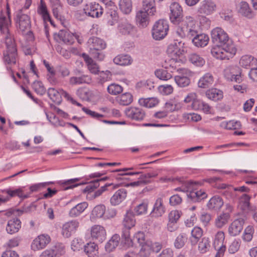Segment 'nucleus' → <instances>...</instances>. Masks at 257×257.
<instances>
[{"label":"nucleus","mask_w":257,"mask_h":257,"mask_svg":"<svg viewBox=\"0 0 257 257\" xmlns=\"http://www.w3.org/2000/svg\"><path fill=\"white\" fill-rule=\"evenodd\" d=\"M118 30L123 35L131 34L134 30V27L127 21H122L118 26Z\"/></svg>","instance_id":"43"},{"label":"nucleus","mask_w":257,"mask_h":257,"mask_svg":"<svg viewBox=\"0 0 257 257\" xmlns=\"http://www.w3.org/2000/svg\"><path fill=\"white\" fill-rule=\"evenodd\" d=\"M165 212V207L163 204V199L158 198L154 204L152 213L156 216H161Z\"/></svg>","instance_id":"29"},{"label":"nucleus","mask_w":257,"mask_h":257,"mask_svg":"<svg viewBox=\"0 0 257 257\" xmlns=\"http://www.w3.org/2000/svg\"><path fill=\"white\" fill-rule=\"evenodd\" d=\"M158 175V174L156 173H149L147 174H145L142 175L139 178V179L141 181L142 184L143 186H144L147 184H149L151 182V179L152 178L156 177Z\"/></svg>","instance_id":"50"},{"label":"nucleus","mask_w":257,"mask_h":257,"mask_svg":"<svg viewBox=\"0 0 257 257\" xmlns=\"http://www.w3.org/2000/svg\"><path fill=\"white\" fill-rule=\"evenodd\" d=\"M187 240V236L185 233H180L178 235L174 242V245L177 248H181Z\"/></svg>","instance_id":"51"},{"label":"nucleus","mask_w":257,"mask_h":257,"mask_svg":"<svg viewBox=\"0 0 257 257\" xmlns=\"http://www.w3.org/2000/svg\"><path fill=\"white\" fill-rule=\"evenodd\" d=\"M238 13L248 19H252L255 16L254 12L245 2H241L239 4Z\"/></svg>","instance_id":"21"},{"label":"nucleus","mask_w":257,"mask_h":257,"mask_svg":"<svg viewBox=\"0 0 257 257\" xmlns=\"http://www.w3.org/2000/svg\"><path fill=\"white\" fill-rule=\"evenodd\" d=\"M230 215L228 213H223L217 216L215 220V225L218 228H221L226 224Z\"/></svg>","instance_id":"44"},{"label":"nucleus","mask_w":257,"mask_h":257,"mask_svg":"<svg viewBox=\"0 0 257 257\" xmlns=\"http://www.w3.org/2000/svg\"><path fill=\"white\" fill-rule=\"evenodd\" d=\"M257 63V60L251 55H244L241 57L239 61V64L242 67L247 68L252 67Z\"/></svg>","instance_id":"37"},{"label":"nucleus","mask_w":257,"mask_h":257,"mask_svg":"<svg viewBox=\"0 0 257 257\" xmlns=\"http://www.w3.org/2000/svg\"><path fill=\"white\" fill-rule=\"evenodd\" d=\"M3 193H7L9 197L6 199H2L0 198V202H5L6 201L9 199L10 198L18 196L22 199L27 198L29 197V194H25L23 190L21 188L13 190L12 189H8L3 191Z\"/></svg>","instance_id":"19"},{"label":"nucleus","mask_w":257,"mask_h":257,"mask_svg":"<svg viewBox=\"0 0 257 257\" xmlns=\"http://www.w3.org/2000/svg\"><path fill=\"white\" fill-rule=\"evenodd\" d=\"M120 240L119 235H113L105 245L106 251L111 252L118 245Z\"/></svg>","instance_id":"40"},{"label":"nucleus","mask_w":257,"mask_h":257,"mask_svg":"<svg viewBox=\"0 0 257 257\" xmlns=\"http://www.w3.org/2000/svg\"><path fill=\"white\" fill-rule=\"evenodd\" d=\"M187 195L189 200L194 202L200 201L207 196L205 192L201 190H193L187 193Z\"/></svg>","instance_id":"33"},{"label":"nucleus","mask_w":257,"mask_h":257,"mask_svg":"<svg viewBox=\"0 0 257 257\" xmlns=\"http://www.w3.org/2000/svg\"><path fill=\"white\" fill-rule=\"evenodd\" d=\"M84 11L86 15L93 18H98L103 13L101 7L95 3L86 5L84 8Z\"/></svg>","instance_id":"17"},{"label":"nucleus","mask_w":257,"mask_h":257,"mask_svg":"<svg viewBox=\"0 0 257 257\" xmlns=\"http://www.w3.org/2000/svg\"><path fill=\"white\" fill-rule=\"evenodd\" d=\"M224 77L228 80L240 83L242 81L241 69L238 66H229L224 71Z\"/></svg>","instance_id":"9"},{"label":"nucleus","mask_w":257,"mask_h":257,"mask_svg":"<svg viewBox=\"0 0 257 257\" xmlns=\"http://www.w3.org/2000/svg\"><path fill=\"white\" fill-rule=\"evenodd\" d=\"M211 41L215 45L211 50L212 55L218 59L228 60L236 54L237 49L227 34L217 27L211 31Z\"/></svg>","instance_id":"1"},{"label":"nucleus","mask_w":257,"mask_h":257,"mask_svg":"<svg viewBox=\"0 0 257 257\" xmlns=\"http://www.w3.org/2000/svg\"><path fill=\"white\" fill-rule=\"evenodd\" d=\"M32 87L35 91L41 95H43L46 92V89L41 81H36L34 82Z\"/></svg>","instance_id":"59"},{"label":"nucleus","mask_w":257,"mask_h":257,"mask_svg":"<svg viewBox=\"0 0 257 257\" xmlns=\"http://www.w3.org/2000/svg\"><path fill=\"white\" fill-rule=\"evenodd\" d=\"M148 209V204L146 203H142L137 205L134 209V211L137 215L146 214Z\"/></svg>","instance_id":"62"},{"label":"nucleus","mask_w":257,"mask_h":257,"mask_svg":"<svg viewBox=\"0 0 257 257\" xmlns=\"http://www.w3.org/2000/svg\"><path fill=\"white\" fill-rule=\"evenodd\" d=\"M141 245L142 246L140 250L141 255L145 256H149L152 251L151 241H147L144 244H142Z\"/></svg>","instance_id":"53"},{"label":"nucleus","mask_w":257,"mask_h":257,"mask_svg":"<svg viewBox=\"0 0 257 257\" xmlns=\"http://www.w3.org/2000/svg\"><path fill=\"white\" fill-rule=\"evenodd\" d=\"M21 221L18 218L10 220L6 227L7 232L11 234L17 232L21 228Z\"/></svg>","instance_id":"27"},{"label":"nucleus","mask_w":257,"mask_h":257,"mask_svg":"<svg viewBox=\"0 0 257 257\" xmlns=\"http://www.w3.org/2000/svg\"><path fill=\"white\" fill-rule=\"evenodd\" d=\"M51 241L50 237L47 234H41L37 236L33 241L32 248L34 250L45 248Z\"/></svg>","instance_id":"16"},{"label":"nucleus","mask_w":257,"mask_h":257,"mask_svg":"<svg viewBox=\"0 0 257 257\" xmlns=\"http://www.w3.org/2000/svg\"><path fill=\"white\" fill-rule=\"evenodd\" d=\"M210 248V241L208 238L203 237L198 244V250L201 253H204Z\"/></svg>","instance_id":"48"},{"label":"nucleus","mask_w":257,"mask_h":257,"mask_svg":"<svg viewBox=\"0 0 257 257\" xmlns=\"http://www.w3.org/2000/svg\"><path fill=\"white\" fill-rule=\"evenodd\" d=\"M125 114L128 118L138 121L143 120L146 115L145 110L139 107H130L126 108Z\"/></svg>","instance_id":"11"},{"label":"nucleus","mask_w":257,"mask_h":257,"mask_svg":"<svg viewBox=\"0 0 257 257\" xmlns=\"http://www.w3.org/2000/svg\"><path fill=\"white\" fill-rule=\"evenodd\" d=\"M16 23L17 27L22 33L30 32L31 28V20L30 17L23 13V10H19L16 15Z\"/></svg>","instance_id":"6"},{"label":"nucleus","mask_w":257,"mask_h":257,"mask_svg":"<svg viewBox=\"0 0 257 257\" xmlns=\"http://www.w3.org/2000/svg\"><path fill=\"white\" fill-rule=\"evenodd\" d=\"M158 90L162 94L167 95L172 93L174 89L171 85H162L159 86Z\"/></svg>","instance_id":"61"},{"label":"nucleus","mask_w":257,"mask_h":257,"mask_svg":"<svg viewBox=\"0 0 257 257\" xmlns=\"http://www.w3.org/2000/svg\"><path fill=\"white\" fill-rule=\"evenodd\" d=\"M142 10L146 12L150 16H154L156 13L155 0H143Z\"/></svg>","instance_id":"24"},{"label":"nucleus","mask_w":257,"mask_h":257,"mask_svg":"<svg viewBox=\"0 0 257 257\" xmlns=\"http://www.w3.org/2000/svg\"><path fill=\"white\" fill-rule=\"evenodd\" d=\"M213 82L214 78L212 75L207 73L200 78L198 82V86L200 88H206L211 86Z\"/></svg>","instance_id":"28"},{"label":"nucleus","mask_w":257,"mask_h":257,"mask_svg":"<svg viewBox=\"0 0 257 257\" xmlns=\"http://www.w3.org/2000/svg\"><path fill=\"white\" fill-rule=\"evenodd\" d=\"M87 45L89 49L90 54L94 58L99 61L102 60L104 55L101 51L105 49L106 46L105 42L98 37H92L87 41Z\"/></svg>","instance_id":"5"},{"label":"nucleus","mask_w":257,"mask_h":257,"mask_svg":"<svg viewBox=\"0 0 257 257\" xmlns=\"http://www.w3.org/2000/svg\"><path fill=\"white\" fill-rule=\"evenodd\" d=\"M120 10L125 14H129L132 10L131 0H120L119 3Z\"/></svg>","instance_id":"46"},{"label":"nucleus","mask_w":257,"mask_h":257,"mask_svg":"<svg viewBox=\"0 0 257 257\" xmlns=\"http://www.w3.org/2000/svg\"><path fill=\"white\" fill-rule=\"evenodd\" d=\"M79 226V222L76 220H71L65 223L62 227V234L65 238H68L74 233Z\"/></svg>","instance_id":"15"},{"label":"nucleus","mask_w":257,"mask_h":257,"mask_svg":"<svg viewBox=\"0 0 257 257\" xmlns=\"http://www.w3.org/2000/svg\"><path fill=\"white\" fill-rule=\"evenodd\" d=\"M171 22L178 25L176 34L181 38L190 35L193 36L196 33L195 22L193 17L186 16L182 19L183 10L181 6L177 3H173L170 6Z\"/></svg>","instance_id":"2"},{"label":"nucleus","mask_w":257,"mask_h":257,"mask_svg":"<svg viewBox=\"0 0 257 257\" xmlns=\"http://www.w3.org/2000/svg\"><path fill=\"white\" fill-rule=\"evenodd\" d=\"M133 168H125L122 169H116L115 170L112 171L113 172H120L116 176V179L117 180H122L123 179H125L124 178H123L122 177L125 176H131L134 175H138L140 173V172H127V173H123L122 172H125L128 170H133Z\"/></svg>","instance_id":"49"},{"label":"nucleus","mask_w":257,"mask_h":257,"mask_svg":"<svg viewBox=\"0 0 257 257\" xmlns=\"http://www.w3.org/2000/svg\"><path fill=\"white\" fill-rule=\"evenodd\" d=\"M187 51L185 43L176 40L170 44L167 49V53L170 57H179Z\"/></svg>","instance_id":"8"},{"label":"nucleus","mask_w":257,"mask_h":257,"mask_svg":"<svg viewBox=\"0 0 257 257\" xmlns=\"http://www.w3.org/2000/svg\"><path fill=\"white\" fill-rule=\"evenodd\" d=\"M169 26L165 20H159L157 22L152 29V36L154 39L160 40L163 39L167 34Z\"/></svg>","instance_id":"7"},{"label":"nucleus","mask_w":257,"mask_h":257,"mask_svg":"<svg viewBox=\"0 0 257 257\" xmlns=\"http://www.w3.org/2000/svg\"><path fill=\"white\" fill-rule=\"evenodd\" d=\"M7 17L1 14L0 15V30L6 34L5 44L6 50L4 52V61L6 64L14 65L16 64L18 55L16 45L13 35L10 32L9 27L11 25L10 12H7Z\"/></svg>","instance_id":"3"},{"label":"nucleus","mask_w":257,"mask_h":257,"mask_svg":"<svg viewBox=\"0 0 257 257\" xmlns=\"http://www.w3.org/2000/svg\"><path fill=\"white\" fill-rule=\"evenodd\" d=\"M149 14L141 10L138 11L136 14V22L139 27L144 28L148 26L149 23Z\"/></svg>","instance_id":"23"},{"label":"nucleus","mask_w":257,"mask_h":257,"mask_svg":"<svg viewBox=\"0 0 257 257\" xmlns=\"http://www.w3.org/2000/svg\"><path fill=\"white\" fill-rule=\"evenodd\" d=\"M179 107V104L175 99H170L165 103V108L167 111L172 112L178 109Z\"/></svg>","instance_id":"55"},{"label":"nucleus","mask_w":257,"mask_h":257,"mask_svg":"<svg viewBox=\"0 0 257 257\" xmlns=\"http://www.w3.org/2000/svg\"><path fill=\"white\" fill-rule=\"evenodd\" d=\"M88 204L86 202H83L78 203L75 206L71 209L69 215L71 217H76L81 214L87 207Z\"/></svg>","instance_id":"34"},{"label":"nucleus","mask_w":257,"mask_h":257,"mask_svg":"<svg viewBox=\"0 0 257 257\" xmlns=\"http://www.w3.org/2000/svg\"><path fill=\"white\" fill-rule=\"evenodd\" d=\"M206 95L209 99L216 101L223 98V92L219 89L212 88L206 91Z\"/></svg>","instance_id":"36"},{"label":"nucleus","mask_w":257,"mask_h":257,"mask_svg":"<svg viewBox=\"0 0 257 257\" xmlns=\"http://www.w3.org/2000/svg\"><path fill=\"white\" fill-rule=\"evenodd\" d=\"M244 223V219L241 218L234 220L228 228L229 234L233 236L239 234L242 230Z\"/></svg>","instance_id":"18"},{"label":"nucleus","mask_w":257,"mask_h":257,"mask_svg":"<svg viewBox=\"0 0 257 257\" xmlns=\"http://www.w3.org/2000/svg\"><path fill=\"white\" fill-rule=\"evenodd\" d=\"M37 12L42 16L45 22L49 21L52 25H53V22L47 11V7L43 0L40 1V4L38 7Z\"/></svg>","instance_id":"31"},{"label":"nucleus","mask_w":257,"mask_h":257,"mask_svg":"<svg viewBox=\"0 0 257 257\" xmlns=\"http://www.w3.org/2000/svg\"><path fill=\"white\" fill-rule=\"evenodd\" d=\"M105 211L106 208L104 205H97L93 209L90 217L92 219H95L104 217Z\"/></svg>","instance_id":"38"},{"label":"nucleus","mask_w":257,"mask_h":257,"mask_svg":"<svg viewBox=\"0 0 257 257\" xmlns=\"http://www.w3.org/2000/svg\"><path fill=\"white\" fill-rule=\"evenodd\" d=\"M203 234V231L200 227H195L191 231V235L189 241L192 245H196Z\"/></svg>","instance_id":"35"},{"label":"nucleus","mask_w":257,"mask_h":257,"mask_svg":"<svg viewBox=\"0 0 257 257\" xmlns=\"http://www.w3.org/2000/svg\"><path fill=\"white\" fill-rule=\"evenodd\" d=\"M65 252L64 246L60 243H57L50 249L44 251L40 257H57Z\"/></svg>","instance_id":"13"},{"label":"nucleus","mask_w":257,"mask_h":257,"mask_svg":"<svg viewBox=\"0 0 257 257\" xmlns=\"http://www.w3.org/2000/svg\"><path fill=\"white\" fill-rule=\"evenodd\" d=\"M224 238V233L223 231H219L216 233L214 241V247L217 251L216 256L219 257L223 254L226 249L225 245L223 244Z\"/></svg>","instance_id":"14"},{"label":"nucleus","mask_w":257,"mask_h":257,"mask_svg":"<svg viewBox=\"0 0 257 257\" xmlns=\"http://www.w3.org/2000/svg\"><path fill=\"white\" fill-rule=\"evenodd\" d=\"M250 199V197L246 194L241 196L240 199V204L242 210H245L249 208Z\"/></svg>","instance_id":"60"},{"label":"nucleus","mask_w":257,"mask_h":257,"mask_svg":"<svg viewBox=\"0 0 257 257\" xmlns=\"http://www.w3.org/2000/svg\"><path fill=\"white\" fill-rule=\"evenodd\" d=\"M91 78L88 75H82L80 76H73L69 79V83L71 85H80L84 83H90Z\"/></svg>","instance_id":"30"},{"label":"nucleus","mask_w":257,"mask_h":257,"mask_svg":"<svg viewBox=\"0 0 257 257\" xmlns=\"http://www.w3.org/2000/svg\"><path fill=\"white\" fill-rule=\"evenodd\" d=\"M216 7L215 3L212 0H204L200 3L198 12L200 15L208 16L213 13Z\"/></svg>","instance_id":"10"},{"label":"nucleus","mask_w":257,"mask_h":257,"mask_svg":"<svg viewBox=\"0 0 257 257\" xmlns=\"http://www.w3.org/2000/svg\"><path fill=\"white\" fill-rule=\"evenodd\" d=\"M108 92L112 95H116L122 91V87L115 83L111 84L107 87Z\"/></svg>","instance_id":"58"},{"label":"nucleus","mask_w":257,"mask_h":257,"mask_svg":"<svg viewBox=\"0 0 257 257\" xmlns=\"http://www.w3.org/2000/svg\"><path fill=\"white\" fill-rule=\"evenodd\" d=\"M211 218V215L207 212L202 213L200 217V220L204 226H207L209 224Z\"/></svg>","instance_id":"64"},{"label":"nucleus","mask_w":257,"mask_h":257,"mask_svg":"<svg viewBox=\"0 0 257 257\" xmlns=\"http://www.w3.org/2000/svg\"><path fill=\"white\" fill-rule=\"evenodd\" d=\"M138 102L141 106L147 108H151L156 106L159 103V100L155 97L141 98L139 99Z\"/></svg>","instance_id":"41"},{"label":"nucleus","mask_w":257,"mask_h":257,"mask_svg":"<svg viewBox=\"0 0 257 257\" xmlns=\"http://www.w3.org/2000/svg\"><path fill=\"white\" fill-rule=\"evenodd\" d=\"M195 30L196 29H195ZM196 33L197 31H196V33L194 35V36H195V37L192 39V42L194 45L198 47H203L206 46L208 44L209 40L208 36L205 34L196 35ZM192 36H194V35H190L188 37Z\"/></svg>","instance_id":"22"},{"label":"nucleus","mask_w":257,"mask_h":257,"mask_svg":"<svg viewBox=\"0 0 257 257\" xmlns=\"http://www.w3.org/2000/svg\"><path fill=\"white\" fill-rule=\"evenodd\" d=\"M58 37L61 41L67 44H72L74 42V34L66 30H60Z\"/></svg>","instance_id":"26"},{"label":"nucleus","mask_w":257,"mask_h":257,"mask_svg":"<svg viewBox=\"0 0 257 257\" xmlns=\"http://www.w3.org/2000/svg\"><path fill=\"white\" fill-rule=\"evenodd\" d=\"M133 59L132 57L127 54H120L116 56L113 59V62L118 65L125 66L132 64Z\"/></svg>","instance_id":"32"},{"label":"nucleus","mask_w":257,"mask_h":257,"mask_svg":"<svg viewBox=\"0 0 257 257\" xmlns=\"http://www.w3.org/2000/svg\"><path fill=\"white\" fill-rule=\"evenodd\" d=\"M127 191L124 188H121L115 192L111 197L110 202L111 205H116L120 203L126 197Z\"/></svg>","instance_id":"20"},{"label":"nucleus","mask_w":257,"mask_h":257,"mask_svg":"<svg viewBox=\"0 0 257 257\" xmlns=\"http://www.w3.org/2000/svg\"><path fill=\"white\" fill-rule=\"evenodd\" d=\"M136 222L133 212L131 210L127 211L122 221L121 237L122 241L128 247L133 245V241L130 238V230L135 226Z\"/></svg>","instance_id":"4"},{"label":"nucleus","mask_w":257,"mask_h":257,"mask_svg":"<svg viewBox=\"0 0 257 257\" xmlns=\"http://www.w3.org/2000/svg\"><path fill=\"white\" fill-rule=\"evenodd\" d=\"M174 80L177 85L180 87L188 86L190 83V79L184 75L175 76Z\"/></svg>","instance_id":"47"},{"label":"nucleus","mask_w":257,"mask_h":257,"mask_svg":"<svg viewBox=\"0 0 257 257\" xmlns=\"http://www.w3.org/2000/svg\"><path fill=\"white\" fill-rule=\"evenodd\" d=\"M180 217V213L178 210H172L168 215L169 222L176 223Z\"/></svg>","instance_id":"63"},{"label":"nucleus","mask_w":257,"mask_h":257,"mask_svg":"<svg viewBox=\"0 0 257 257\" xmlns=\"http://www.w3.org/2000/svg\"><path fill=\"white\" fill-rule=\"evenodd\" d=\"M223 205L222 198L217 195L213 196L208 201L207 206L210 210H217L220 209Z\"/></svg>","instance_id":"25"},{"label":"nucleus","mask_w":257,"mask_h":257,"mask_svg":"<svg viewBox=\"0 0 257 257\" xmlns=\"http://www.w3.org/2000/svg\"><path fill=\"white\" fill-rule=\"evenodd\" d=\"M133 101V96L131 93H124L116 98V101L123 106L130 104Z\"/></svg>","instance_id":"39"},{"label":"nucleus","mask_w":257,"mask_h":257,"mask_svg":"<svg viewBox=\"0 0 257 257\" xmlns=\"http://www.w3.org/2000/svg\"><path fill=\"white\" fill-rule=\"evenodd\" d=\"M188 59L191 63L198 67L203 66L205 63V60L197 53L190 54Z\"/></svg>","instance_id":"45"},{"label":"nucleus","mask_w":257,"mask_h":257,"mask_svg":"<svg viewBox=\"0 0 257 257\" xmlns=\"http://www.w3.org/2000/svg\"><path fill=\"white\" fill-rule=\"evenodd\" d=\"M79 180V178H74L69 179L64 181H60V184L62 185L63 187L66 186L64 189L67 190L69 189L73 188L75 187L78 186L79 184H75L76 182Z\"/></svg>","instance_id":"56"},{"label":"nucleus","mask_w":257,"mask_h":257,"mask_svg":"<svg viewBox=\"0 0 257 257\" xmlns=\"http://www.w3.org/2000/svg\"><path fill=\"white\" fill-rule=\"evenodd\" d=\"M118 18V15L115 11L110 10L107 13L108 24L110 26H113L116 23Z\"/></svg>","instance_id":"57"},{"label":"nucleus","mask_w":257,"mask_h":257,"mask_svg":"<svg viewBox=\"0 0 257 257\" xmlns=\"http://www.w3.org/2000/svg\"><path fill=\"white\" fill-rule=\"evenodd\" d=\"M91 236L93 240L101 243L106 238V232L104 228L99 225H94L91 227Z\"/></svg>","instance_id":"12"},{"label":"nucleus","mask_w":257,"mask_h":257,"mask_svg":"<svg viewBox=\"0 0 257 257\" xmlns=\"http://www.w3.org/2000/svg\"><path fill=\"white\" fill-rule=\"evenodd\" d=\"M48 95L50 98L55 103H59L60 101V95L54 88H50L48 90Z\"/></svg>","instance_id":"54"},{"label":"nucleus","mask_w":257,"mask_h":257,"mask_svg":"<svg viewBox=\"0 0 257 257\" xmlns=\"http://www.w3.org/2000/svg\"><path fill=\"white\" fill-rule=\"evenodd\" d=\"M98 246L94 242H90L87 243L85 246L84 250L85 253L88 257H95L96 256L98 252Z\"/></svg>","instance_id":"42"},{"label":"nucleus","mask_w":257,"mask_h":257,"mask_svg":"<svg viewBox=\"0 0 257 257\" xmlns=\"http://www.w3.org/2000/svg\"><path fill=\"white\" fill-rule=\"evenodd\" d=\"M157 78L163 80H168L172 77L171 73L168 72L166 70L160 69L157 70L155 72Z\"/></svg>","instance_id":"52"}]
</instances>
